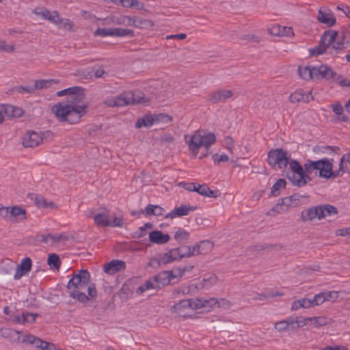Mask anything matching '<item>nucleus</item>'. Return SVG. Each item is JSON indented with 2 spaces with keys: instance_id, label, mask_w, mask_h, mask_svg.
<instances>
[{
  "instance_id": "f257e3e1",
  "label": "nucleus",
  "mask_w": 350,
  "mask_h": 350,
  "mask_svg": "<svg viewBox=\"0 0 350 350\" xmlns=\"http://www.w3.org/2000/svg\"><path fill=\"white\" fill-rule=\"evenodd\" d=\"M57 94L59 96L69 95L70 98L67 103L60 102L52 107V111L56 118L60 122L69 124L78 122L87 112V105L79 104L84 98L83 89L75 86L59 91Z\"/></svg>"
},
{
  "instance_id": "f03ea898",
  "label": "nucleus",
  "mask_w": 350,
  "mask_h": 350,
  "mask_svg": "<svg viewBox=\"0 0 350 350\" xmlns=\"http://www.w3.org/2000/svg\"><path fill=\"white\" fill-rule=\"evenodd\" d=\"M90 281V274L86 269H80L72 273L66 285L69 297L82 304H87L90 298H96L98 294L96 285Z\"/></svg>"
},
{
  "instance_id": "7ed1b4c3",
  "label": "nucleus",
  "mask_w": 350,
  "mask_h": 350,
  "mask_svg": "<svg viewBox=\"0 0 350 350\" xmlns=\"http://www.w3.org/2000/svg\"><path fill=\"white\" fill-rule=\"evenodd\" d=\"M148 100L142 93L124 92L118 96H108L103 100V104L109 107H120L129 105L146 103Z\"/></svg>"
},
{
  "instance_id": "20e7f679",
  "label": "nucleus",
  "mask_w": 350,
  "mask_h": 350,
  "mask_svg": "<svg viewBox=\"0 0 350 350\" xmlns=\"http://www.w3.org/2000/svg\"><path fill=\"white\" fill-rule=\"evenodd\" d=\"M306 173L311 174L314 170H319V176L326 179L338 177V173L334 174L332 163L327 158L316 161L306 160L304 165Z\"/></svg>"
},
{
  "instance_id": "39448f33",
  "label": "nucleus",
  "mask_w": 350,
  "mask_h": 350,
  "mask_svg": "<svg viewBox=\"0 0 350 350\" xmlns=\"http://www.w3.org/2000/svg\"><path fill=\"white\" fill-rule=\"evenodd\" d=\"M288 165L291 172L286 173V177L291 181L293 185L303 187L311 180V178L306 174L303 167L297 160H289Z\"/></svg>"
},
{
  "instance_id": "423d86ee",
  "label": "nucleus",
  "mask_w": 350,
  "mask_h": 350,
  "mask_svg": "<svg viewBox=\"0 0 350 350\" xmlns=\"http://www.w3.org/2000/svg\"><path fill=\"white\" fill-rule=\"evenodd\" d=\"M291 159V154L282 148L273 149L267 154V163L271 166L278 165L280 169L287 167Z\"/></svg>"
},
{
  "instance_id": "0eeeda50",
  "label": "nucleus",
  "mask_w": 350,
  "mask_h": 350,
  "mask_svg": "<svg viewBox=\"0 0 350 350\" xmlns=\"http://www.w3.org/2000/svg\"><path fill=\"white\" fill-rule=\"evenodd\" d=\"M337 36L338 33L336 31H325L321 37L319 44L311 50V54L312 55H319L324 53L333 54V51H329L330 44Z\"/></svg>"
},
{
  "instance_id": "6e6552de",
  "label": "nucleus",
  "mask_w": 350,
  "mask_h": 350,
  "mask_svg": "<svg viewBox=\"0 0 350 350\" xmlns=\"http://www.w3.org/2000/svg\"><path fill=\"white\" fill-rule=\"evenodd\" d=\"M304 197L299 193H294L292 196L281 198L271 211L278 213L284 212L288 207L297 206L300 204L301 198Z\"/></svg>"
},
{
  "instance_id": "1a4fd4ad",
  "label": "nucleus",
  "mask_w": 350,
  "mask_h": 350,
  "mask_svg": "<svg viewBox=\"0 0 350 350\" xmlns=\"http://www.w3.org/2000/svg\"><path fill=\"white\" fill-rule=\"evenodd\" d=\"M94 35L95 36H101L106 37L108 36H116V37H125L134 36V32L133 30L129 29H122V28H98L94 32Z\"/></svg>"
},
{
  "instance_id": "9d476101",
  "label": "nucleus",
  "mask_w": 350,
  "mask_h": 350,
  "mask_svg": "<svg viewBox=\"0 0 350 350\" xmlns=\"http://www.w3.org/2000/svg\"><path fill=\"white\" fill-rule=\"evenodd\" d=\"M209 301L208 300L201 299H197L196 301L191 299H182L176 304H174L173 308L176 312H181L182 310L185 308L198 309L206 307Z\"/></svg>"
},
{
  "instance_id": "9b49d317",
  "label": "nucleus",
  "mask_w": 350,
  "mask_h": 350,
  "mask_svg": "<svg viewBox=\"0 0 350 350\" xmlns=\"http://www.w3.org/2000/svg\"><path fill=\"white\" fill-rule=\"evenodd\" d=\"M185 142L188 144L189 150L194 155H196L201 146H202L203 138L200 131H196L193 135H185Z\"/></svg>"
},
{
  "instance_id": "f8f14e48",
  "label": "nucleus",
  "mask_w": 350,
  "mask_h": 350,
  "mask_svg": "<svg viewBox=\"0 0 350 350\" xmlns=\"http://www.w3.org/2000/svg\"><path fill=\"white\" fill-rule=\"evenodd\" d=\"M43 140V133L29 131L23 137L24 147L33 148L39 146Z\"/></svg>"
},
{
  "instance_id": "ddd939ff",
  "label": "nucleus",
  "mask_w": 350,
  "mask_h": 350,
  "mask_svg": "<svg viewBox=\"0 0 350 350\" xmlns=\"http://www.w3.org/2000/svg\"><path fill=\"white\" fill-rule=\"evenodd\" d=\"M182 258L178 247L170 250L164 254L159 260L153 259L150 262V266H153L154 263L159 265L160 264H167L173 260Z\"/></svg>"
},
{
  "instance_id": "4468645a",
  "label": "nucleus",
  "mask_w": 350,
  "mask_h": 350,
  "mask_svg": "<svg viewBox=\"0 0 350 350\" xmlns=\"http://www.w3.org/2000/svg\"><path fill=\"white\" fill-rule=\"evenodd\" d=\"M233 93L230 90L219 89L215 92H212L209 96L208 100L213 103H218L226 102V100L231 98Z\"/></svg>"
},
{
  "instance_id": "2eb2a0df",
  "label": "nucleus",
  "mask_w": 350,
  "mask_h": 350,
  "mask_svg": "<svg viewBox=\"0 0 350 350\" xmlns=\"http://www.w3.org/2000/svg\"><path fill=\"white\" fill-rule=\"evenodd\" d=\"M126 263L122 260H112L106 263L103 267V270L109 275L115 274L118 272L124 270Z\"/></svg>"
},
{
  "instance_id": "dca6fc26",
  "label": "nucleus",
  "mask_w": 350,
  "mask_h": 350,
  "mask_svg": "<svg viewBox=\"0 0 350 350\" xmlns=\"http://www.w3.org/2000/svg\"><path fill=\"white\" fill-rule=\"evenodd\" d=\"M290 100L292 103H309L310 100H314L311 92H306L302 89H298L295 92L292 93L289 96Z\"/></svg>"
},
{
  "instance_id": "f3484780",
  "label": "nucleus",
  "mask_w": 350,
  "mask_h": 350,
  "mask_svg": "<svg viewBox=\"0 0 350 350\" xmlns=\"http://www.w3.org/2000/svg\"><path fill=\"white\" fill-rule=\"evenodd\" d=\"M27 217V211L25 208L14 206L10 211V221L12 223H20Z\"/></svg>"
},
{
  "instance_id": "a211bd4d",
  "label": "nucleus",
  "mask_w": 350,
  "mask_h": 350,
  "mask_svg": "<svg viewBox=\"0 0 350 350\" xmlns=\"http://www.w3.org/2000/svg\"><path fill=\"white\" fill-rule=\"evenodd\" d=\"M32 266L31 260L29 257L22 259L20 265L16 268L14 279L17 280L31 271Z\"/></svg>"
},
{
  "instance_id": "6ab92c4d",
  "label": "nucleus",
  "mask_w": 350,
  "mask_h": 350,
  "mask_svg": "<svg viewBox=\"0 0 350 350\" xmlns=\"http://www.w3.org/2000/svg\"><path fill=\"white\" fill-rule=\"evenodd\" d=\"M197 209V206L191 205H181L179 207H176L165 216L166 218H175L176 217H182L189 215V212L193 211Z\"/></svg>"
},
{
  "instance_id": "aec40b11",
  "label": "nucleus",
  "mask_w": 350,
  "mask_h": 350,
  "mask_svg": "<svg viewBox=\"0 0 350 350\" xmlns=\"http://www.w3.org/2000/svg\"><path fill=\"white\" fill-rule=\"evenodd\" d=\"M314 77L317 79L325 78L326 79H333L336 73L331 68L326 65H321L319 67L314 68Z\"/></svg>"
},
{
  "instance_id": "412c9836",
  "label": "nucleus",
  "mask_w": 350,
  "mask_h": 350,
  "mask_svg": "<svg viewBox=\"0 0 350 350\" xmlns=\"http://www.w3.org/2000/svg\"><path fill=\"white\" fill-rule=\"evenodd\" d=\"M170 239V237L167 234L160 230H153L149 233V240L153 243L161 245L167 243Z\"/></svg>"
},
{
  "instance_id": "4be33fe9",
  "label": "nucleus",
  "mask_w": 350,
  "mask_h": 350,
  "mask_svg": "<svg viewBox=\"0 0 350 350\" xmlns=\"http://www.w3.org/2000/svg\"><path fill=\"white\" fill-rule=\"evenodd\" d=\"M338 173V177L344 173H350V152L345 154L340 159L339 168L334 171V174Z\"/></svg>"
},
{
  "instance_id": "5701e85b",
  "label": "nucleus",
  "mask_w": 350,
  "mask_h": 350,
  "mask_svg": "<svg viewBox=\"0 0 350 350\" xmlns=\"http://www.w3.org/2000/svg\"><path fill=\"white\" fill-rule=\"evenodd\" d=\"M318 20L320 23L325 24L328 27H333L336 24V18L330 10L323 12L319 10L318 12Z\"/></svg>"
},
{
  "instance_id": "b1692460",
  "label": "nucleus",
  "mask_w": 350,
  "mask_h": 350,
  "mask_svg": "<svg viewBox=\"0 0 350 350\" xmlns=\"http://www.w3.org/2000/svg\"><path fill=\"white\" fill-rule=\"evenodd\" d=\"M213 244L208 241H201L199 244L193 247H191V256H196L200 254H205L208 250H211Z\"/></svg>"
},
{
  "instance_id": "393cba45",
  "label": "nucleus",
  "mask_w": 350,
  "mask_h": 350,
  "mask_svg": "<svg viewBox=\"0 0 350 350\" xmlns=\"http://www.w3.org/2000/svg\"><path fill=\"white\" fill-rule=\"evenodd\" d=\"M320 213L319 206H312L308 209L304 210L301 214V219L304 221H312L317 218L319 219Z\"/></svg>"
},
{
  "instance_id": "a878e982",
  "label": "nucleus",
  "mask_w": 350,
  "mask_h": 350,
  "mask_svg": "<svg viewBox=\"0 0 350 350\" xmlns=\"http://www.w3.org/2000/svg\"><path fill=\"white\" fill-rule=\"evenodd\" d=\"M38 316V314L36 313L23 312L21 314L15 316L13 322L18 324L32 323L35 322Z\"/></svg>"
},
{
  "instance_id": "bb28decb",
  "label": "nucleus",
  "mask_w": 350,
  "mask_h": 350,
  "mask_svg": "<svg viewBox=\"0 0 350 350\" xmlns=\"http://www.w3.org/2000/svg\"><path fill=\"white\" fill-rule=\"evenodd\" d=\"M131 17L127 16H122L120 17H111V18H106L103 20V25H110L111 23H115L117 25H124L126 26H131Z\"/></svg>"
},
{
  "instance_id": "cd10ccee",
  "label": "nucleus",
  "mask_w": 350,
  "mask_h": 350,
  "mask_svg": "<svg viewBox=\"0 0 350 350\" xmlns=\"http://www.w3.org/2000/svg\"><path fill=\"white\" fill-rule=\"evenodd\" d=\"M131 26L139 29H148L154 25V23L152 21L141 17H131Z\"/></svg>"
},
{
  "instance_id": "c85d7f7f",
  "label": "nucleus",
  "mask_w": 350,
  "mask_h": 350,
  "mask_svg": "<svg viewBox=\"0 0 350 350\" xmlns=\"http://www.w3.org/2000/svg\"><path fill=\"white\" fill-rule=\"evenodd\" d=\"M170 276H172V275L168 272V271H161L157 275L154 276V280L157 282L159 288L170 283L172 281Z\"/></svg>"
},
{
  "instance_id": "c756f323",
  "label": "nucleus",
  "mask_w": 350,
  "mask_h": 350,
  "mask_svg": "<svg viewBox=\"0 0 350 350\" xmlns=\"http://www.w3.org/2000/svg\"><path fill=\"white\" fill-rule=\"evenodd\" d=\"M45 342L46 341L30 334L24 336L21 340V342L23 343L26 342L30 345H33L36 348L40 349L42 350L43 349Z\"/></svg>"
},
{
  "instance_id": "7c9ffc66",
  "label": "nucleus",
  "mask_w": 350,
  "mask_h": 350,
  "mask_svg": "<svg viewBox=\"0 0 350 350\" xmlns=\"http://www.w3.org/2000/svg\"><path fill=\"white\" fill-rule=\"evenodd\" d=\"M314 68L315 66H306L304 67L299 66L298 68V73L300 77L305 80H309L314 78Z\"/></svg>"
},
{
  "instance_id": "2f4dec72",
  "label": "nucleus",
  "mask_w": 350,
  "mask_h": 350,
  "mask_svg": "<svg viewBox=\"0 0 350 350\" xmlns=\"http://www.w3.org/2000/svg\"><path fill=\"white\" fill-rule=\"evenodd\" d=\"M155 122H157L156 116L146 115L143 118L137 120L135 123V127L137 129L142 128V126L148 128L152 126Z\"/></svg>"
},
{
  "instance_id": "473e14b6",
  "label": "nucleus",
  "mask_w": 350,
  "mask_h": 350,
  "mask_svg": "<svg viewBox=\"0 0 350 350\" xmlns=\"http://www.w3.org/2000/svg\"><path fill=\"white\" fill-rule=\"evenodd\" d=\"M319 209L320 213L319 219L327 216L336 215L338 213L337 208L335 206L327 204L319 206Z\"/></svg>"
},
{
  "instance_id": "72a5a7b5",
  "label": "nucleus",
  "mask_w": 350,
  "mask_h": 350,
  "mask_svg": "<svg viewBox=\"0 0 350 350\" xmlns=\"http://www.w3.org/2000/svg\"><path fill=\"white\" fill-rule=\"evenodd\" d=\"M38 237L41 238L40 241L44 243H48L49 242H51V243H59L64 239V236L60 234H41Z\"/></svg>"
},
{
  "instance_id": "f704fd0d",
  "label": "nucleus",
  "mask_w": 350,
  "mask_h": 350,
  "mask_svg": "<svg viewBox=\"0 0 350 350\" xmlns=\"http://www.w3.org/2000/svg\"><path fill=\"white\" fill-rule=\"evenodd\" d=\"M96 225L98 227H107L109 224V216L107 213H98L94 216Z\"/></svg>"
},
{
  "instance_id": "c9c22d12",
  "label": "nucleus",
  "mask_w": 350,
  "mask_h": 350,
  "mask_svg": "<svg viewBox=\"0 0 350 350\" xmlns=\"http://www.w3.org/2000/svg\"><path fill=\"white\" fill-rule=\"evenodd\" d=\"M217 278L215 274L208 273L204 275L202 281L200 283V286L204 288H209L212 286H214L217 282Z\"/></svg>"
},
{
  "instance_id": "e433bc0d",
  "label": "nucleus",
  "mask_w": 350,
  "mask_h": 350,
  "mask_svg": "<svg viewBox=\"0 0 350 350\" xmlns=\"http://www.w3.org/2000/svg\"><path fill=\"white\" fill-rule=\"evenodd\" d=\"M312 299L308 298H302L293 301L291 309L293 310H299L301 308H308L312 305Z\"/></svg>"
},
{
  "instance_id": "4c0bfd02",
  "label": "nucleus",
  "mask_w": 350,
  "mask_h": 350,
  "mask_svg": "<svg viewBox=\"0 0 350 350\" xmlns=\"http://www.w3.org/2000/svg\"><path fill=\"white\" fill-rule=\"evenodd\" d=\"M158 288H159L158 286L157 282L154 280V277H152V278H150L149 280H148L147 281H146V282L144 284L139 286L137 289V293H142L144 291H148L149 289H158Z\"/></svg>"
},
{
  "instance_id": "58836bf2",
  "label": "nucleus",
  "mask_w": 350,
  "mask_h": 350,
  "mask_svg": "<svg viewBox=\"0 0 350 350\" xmlns=\"http://www.w3.org/2000/svg\"><path fill=\"white\" fill-rule=\"evenodd\" d=\"M14 107L12 105H0V123H1L5 116H10L14 115Z\"/></svg>"
},
{
  "instance_id": "ea45409f",
  "label": "nucleus",
  "mask_w": 350,
  "mask_h": 350,
  "mask_svg": "<svg viewBox=\"0 0 350 350\" xmlns=\"http://www.w3.org/2000/svg\"><path fill=\"white\" fill-rule=\"evenodd\" d=\"M286 185V180L283 178L278 179L271 187V196H278L280 193L281 189L285 188Z\"/></svg>"
},
{
  "instance_id": "a19ab883",
  "label": "nucleus",
  "mask_w": 350,
  "mask_h": 350,
  "mask_svg": "<svg viewBox=\"0 0 350 350\" xmlns=\"http://www.w3.org/2000/svg\"><path fill=\"white\" fill-rule=\"evenodd\" d=\"M34 201L38 207L53 208L55 206L53 202H48L45 198L40 195L35 196Z\"/></svg>"
},
{
  "instance_id": "79ce46f5",
  "label": "nucleus",
  "mask_w": 350,
  "mask_h": 350,
  "mask_svg": "<svg viewBox=\"0 0 350 350\" xmlns=\"http://www.w3.org/2000/svg\"><path fill=\"white\" fill-rule=\"evenodd\" d=\"M47 262L49 265L53 269H59L61 265V261L59 256L55 254H51L49 255Z\"/></svg>"
},
{
  "instance_id": "37998d69",
  "label": "nucleus",
  "mask_w": 350,
  "mask_h": 350,
  "mask_svg": "<svg viewBox=\"0 0 350 350\" xmlns=\"http://www.w3.org/2000/svg\"><path fill=\"white\" fill-rule=\"evenodd\" d=\"M202 138H203L202 146H204L206 149L209 148V147L213 144H214L216 140L215 135L212 132H209L207 134L202 135Z\"/></svg>"
},
{
  "instance_id": "c03bdc74",
  "label": "nucleus",
  "mask_w": 350,
  "mask_h": 350,
  "mask_svg": "<svg viewBox=\"0 0 350 350\" xmlns=\"http://www.w3.org/2000/svg\"><path fill=\"white\" fill-rule=\"evenodd\" d=\"M122 6L124 8H136L137 10H142L144 5L140 3L137 0H122Z\"/></svg>"
},
{
  "instance_id": "a18cd8bd",
  "label": "nucleus",
  "mask_w": 350,
  "mask_h": 350,
  "mask_svg": "<svg viewBox=\"0 0 350 350\" xmlns=\"http://www.w3.org/2000/svg\"><path fill=\"white\" fill-rule=\"evenodd\" d=\"M54 81L53 79H40L36 81L33 85L36 90H40L49 88Z\"/></svg>"
},
{
  "instance_id": "49530a36",
  "label": "nucleus",
  "mask_w": 350,
  "mask_h": 350,
  "mask_svg": "<svg viewBox=\"0 0 350 350\" xmlns=\"http://www.w3.org/2000/svg\"><path fill=\"white\" fill-rule=\"evenodd\" d=\"M308 319H309V321L316 327H321L328 324L326 317L323 316L308 317Z\"/></svg>"
},
{
  "instance_id": "de8ad7c7",
  "label": "nucleus",
  "mask_w": 350,
  "mask_h": 350,
  "mask_svg": "<svg viewBox=\"0 0 350 350\" xmlns=\"http://www.w3.org/2000/svg\"><path fill=\"white\" fill-rule=\"evenodd\" d=\"M1 332V336L5 338H16L18 340L20 339L19 332L14 329L5 328L2 329Z\"/></svg>"
},
{
  "instance_id": "09e8293b",
  "label": "nucleus",
  "mask_w": 350,
  "mask_h": 350,
  "mask_svg": "<svg viewBox=\"0 0 350 350\" xmlns=\"http://www.w3.org/2000/svg\"><path fill=\"white\" fill-rule=\"evenodd\" d=\"M314 152L316 153H327L328 152H331L334 151L335 150H339V148L337 146H315L313 148Z\"/></svg>"
},
{
  "instance_id": "8fccbe9b",
  "label": "nucleus",
  "mask_w": 350,
  "mask_h": 350,
  "mask_svg": "<svg viewBox=\"0 0 350 350\" xmlns=\"http://www.w3.org/2000/svg\"><path fill=\"white\" fill-rule=\"evenodd\" d=\"M345 44L343 42V40L341 41H336V39L334 41L330 44V49L329 51H333L332 55H336L338 53V50H341L345 49Z\"/></svg>"
},
{
  "instance_id": "3c124183",
  "label": "nucleus",
  "mask_w": 350,
  "mask_h": 350,
  "mask_svg": "<svg viewBox=\"0 0 350 350\" xmlns=\"http://www.w3.org/2000/svg\"><path fill=\"white\" fill-rule=\"evenodd\" d=\"M189 233L187 232L184 229H180L178 230L174 235V239L178 242H182L183 241H187L189 239Z\"/></svg>"
},
{
  "instance_id": "603ef678",
  "label": "nucleus",
  "mask_w": 350,
  "mask_h": 350,
  "mask_svg": "<svg viewBox=\"0 0 350 350\" xmlns=\"http://www.w3.org/2000/svg\"><path fill=\"white\" fill-rule=\"evenodd\" d=\"M46 20L56 25L61 24V18L59 17L57 11L50 12Z\"/></svg>"
},
{
  "instance_id": "864d4df0",
  "label": "nucleus",
  "mask_w": 350,
  "mask_h": 350,
  "mask_svg": "<svg viewBox=\"0 0 350 350\" xmlns=\"http://www.w3.org/2000/svg\"><path fill=\"white\" fill-rule=\"evenodd\" d=\"M286 325L287 331H293L299 328V325L297 324V318H294L292 317H288L286 319Z\"/></svg>"
},
{
  "instance_id": "5fc2aeb1",
  "label": "nucleus",
  "mask_w": 350,
  "mask_h": 350,
  "mask_svg": "<svg viewBox=\"0 0 350 350\" xmlns=\"http://www.w3.org/2000/svg\"><path fill=\"white\" fill-rule=\"evenodd\" d=\"M191 286H180L176 289H174L172 292V294L174 296H177L179 295H185L189 294L191 291Z\"/></svg>"
},
{
  "instance_id": "6e6d98bb",
  "label": "nucleus",
  "mask_w": 350,
  "mask_h": 350,
  "mask_svg": "<svg viewBox=\"0 0 350 350\" xmlns=\"http://www.w3.org/2000/svg\"><path fill=\"white\" fill-rule=\"evenodd\" d=\"M168 272L172 275V276H170L172 280L176 278H180L184 274V270H182V267H174L172 270L168 271Z\"/></svg>"
},
{
  "instance_id": "4d7b16f0",
  "label": "nucleus",
  "mask_w": 350,
  "mask_h": 350,
  "mask_svg": "<svg viewBox=\"0 0 350 350\" xmlns=\"http://www.w3.org/2000/svg\"><path fill=\"white\" fill-rule=\"evenodd\" d=\"M313 306H319L323 304L325 301V295L323 292H321L314 295L312 299Z\"/></svg>"
},
{
  "instance_id": "13d9d810",
  "label": "nucleus",
  "mask_w": 350,
  "mask_h": 350,
  "mask_svg": "<svg viewBox=\"0 0 350 350\" xmlns=\"http://www.w3.org/2000/svg\"><path fill=\"white\" fill-rule=\"evenodd\" d=\"M50 11L47 9L43 8H37L33 10V13L36 14L37 16H40L44 20L47 19L48 15L49 14Z\"/></svg>"
},
{
  "instance_id": "bf43d9fd",
  "label": "nucleus",
  "mask_w": 350,
  "mask_h": 350,
  "mask_svg": "<svg viewBox=\"0 0 350 350\" xmlns=\"http://www.w3.org/2000/svg\"><path fill=\"white\" fill-rule=\"evenodd\" d=\"M59 28L71 31L72 30V23L69 19L61 18V24L57 25Z\"/></svg>"
},
{
  "instance_id": "052dcab7",
  "label": "nucleus",
  "mask_w": 350,
  "mask_h": 350,
  "mask_svg": "<svg viewBox=\"0 0 350 350\" xmlns=\"http://www.w3.org/2000/svg\"><path fill=\"white\" fill-rule=\"evenodd\" d=\"M124 224V219L122 217H115L112 220L109 219V226L122 228Z\"/></svg>"
},
{
  "instance_id": "680f3d73",
  "label": "nucleus",
  "mask_w": 350,
  "mask_h": 350,
  "mask_svg": "<svg viewBox=\"0 0 350 350\" xmlns=\"http://www.w3.org/2000/svg\"><path fill=\"white\" fill-rule=\"evenodd\" d=\"M15 90L17 92L21 93V94H23L25 92L28 93V94H31V93H33L36 90V89H35L34 85H31V86H17V87L15 88Z\"/></svg>"
},
{
  "instance_id": "e2e57ef3",
  "label": "nucleus",
  "mask_w": 350,
  "mask_h": 350,
  "mask_svg": "<svg viewBox=\"0 0 350 350\" xmlns=\"http://www.w3.org/2000/svg\"><path fill=\"white\" fill-rule=\"evenodd\" d=\"M323 293L326 301H334L338 297V293L336 291H326Z\"/></svg>"
},
{
  "instance_id": "0e129e2a",
  "label": "nucleus",
  "mask_w": 350,
  "mask_h": 350,
  "mask_svg": "<svg viewBox=\"0 0 350 350\" xmlns=\"http://www.w3.org/2000/svg\"><path fill=\"white\" fill-rule=\"evenodd\" d=\"M283 26L280 25H273L269 29V33L273 36H281V31H282Z\"/></svg>"
},
{
  "instance_id": "69168bd1",
  "label": "nucleus",
  "mask_w": 350,
  "mask_h": 350,
  "mask_svg": "<svg viewBox=\"0 0 350 350\" xmlns=\"http://www.w3.org/2000/svg\"><path fill=\"white\" fill-rule=\"evenodd\" d=\"M182 258L191 256V247L181 245L178 247Z\"/></svg>"
},
{
  "instance_id": "338daca9",
  "label": "nucleus",
  "mask_w": 350,
  "mask_h": 350,
  "mask_svg": "<svg viewBox=\"0 0 350 350\" xmlns=\"http://www.w3.org/2000/svg\"><path fill=\"white\" fill-rule=\"evenodd\" d=\"M331 108L333 111V112H334L336 115H342V113H343V107L342 106V105L337 102V103H335L332 105H331Z\"/></svg>"
},
{
  "instance_id": "774afa93",
  "label": "nucleus",
  "mask_w": 350,
  "mask_h": 350,
  "mask_svg": "<svg viewBox=\"0 0 350 350\" xmlns=\"http://www.w3.org/2000/svg\"><path fill=\"white\" fill-rule=\"evenodd\" d=\"M213 159L215 163H219L220 162L228 161V157L226 154L219 155L218 154H215L213 155Z\"/></svg>"
}]
</instances>
